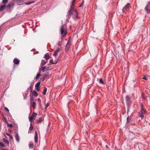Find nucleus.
I'll list each match as a JSON object with an SVG mask.
<instances>
[{"label":"nucleus","instance_id":"1","mask_svg":"<svg viewBox=\"0 0 150 150\" xmlns=\"http://www.w3.org/2000/svg\"><path fill=\"white\" fill-rule=\"evenodd\" d=\"M68 15L71 16L73 14L75 15V16H74L73 18L75 20L78 18V13L76 9H74L73 8H70V9L68 12Z\"/></svg>","mask_w":150,"mask_h":150},{"label":"nucleus","instance_id":"2","mask_svg":"<svg viewBox=\"0 0 150 150\" xmlns=\"http://www.w3.org/2000/svg\"><path fill=\"white\" fill-rule=\"evenodd\" d=\"M60 31L61 35H63V37L62 38H62L65 36L67 33L66 25L65 24L62 25L60 28Z\"/></svg>","mask_w":150,"mask_h":150},{"label":"nucleus","instance_id":"3","mask_svg":"<svg viewBox=\"0 0 150 150\" xmlns=\"http://www.w3.org/2000/svg\"><path fill=\"white\" fill-rule=\"evenodd\" d=\"M37 115V114L36 113L33 112L31 116L29 117V120L30 122H32V121L33 119H35Z\"/></svg>","mask_w":150,"mask_h":150},{"label":"nucleus","instance_id":"4","mask_svg":"<svg viewBox=\"0 0 150 150\" xmlns=\"http://www.w3.org/2000/svg\"><path fill=\"white\" fill-rule=\"evenodd\" d=\"M125 99L126 101L127 106H129L131 104V103L129 96H126Z\"/></svg>","mask_w":150,"mask_h":150},{"label":"nucleus","instance_id":"5","mask_svg":"<svg viewBox=\"0 0 150 150\" xmlns=\"http://www.w3.org/2000/svg\"><path fill=\"white\" fill-rule=\"evenodd\" d=\"M130 7V4L128 3L125 7L122 9V11H124L125 10L127 11L128 10L129 8Z\"/></svg>","mask_w":150,"mask_h":150},{"label":"nucleus","instance_id":"6","mask_svg":"<svg viewBox=\"0 0 150 150\" xmlns=\"http://www.w3.org/2000/svg\"><path fill=\"white\" fill-rule=\"evenodd\" d=\"M14 137L18 142H19L20 141V137L18 134L16 132L15 135Z\"/></svg>","mask_w":150,"mask_h":150},{"label":"nucleus","instance_id":"7","mask_svg":"<svg viewBox=\"0 0 150 150\" xmlns=\"http://www.w3.org/2000/svg\"><path fill=\"white\" fill-rule=\"evenodd\" d=\"M70 47V44L69 41H68L66 45V47L65 48V51L67 52L68 51Z\"/></svg>","mask_w":150,"mask_h":150},{"label":"nucleus","instance_id":"8","mask_svg":"<svg viewBox=\"0 0 150 150\" xmlns=\"http://www.w3.org/2000/svg\"><path fill=\"white\" fill-rule=\"evenodd\" d=\"M141 112L143 114H145L146 113L147 111L145 109H144L143 107V105H141Z\"/></svg>","mask_w":150,"mask_h":150},{"label":"nucleus","instance_id":"9","mask_svg":"<svg viewBox=\"0 0 150 150\" xmlns=\"http://www.w3.org/2000/svg\"><path fill=\"white\" fill-rule=\"evenodd\" d=\"M38 135L36 131L35 132V141L36 143H37L38 142Z\"/></svg>","mask_w":150,"mask_h":150},{"label":"nucleus","instance_id":"10","mask_svg":"<svg viewBox=\"0 0 150 150\" xmlns=\"http://www.w3.org/2000/svg\"><path fill=\"white\" fill-rule=\"evenodd\" d=\"M13 62L16 64H18L20 62L19 61L17 58H15L13 60Z\"/></svg>","mask_w":150,"mask_h":150},{"label":"nucleus","instance_id":"11","mask_svg":"<svg viewBox=\"0 0 150 150\" xmlns=\"http://www.w3.org/2000/svg\"><path fill=\"white\" fill-rule=\"evenodd\" d=\"M60 49L59 48H58L54 52L53 54V55L54 56H56L57 55L58 53L60 51Z\"/></svg>","mask_w":150,"mask_h":150},{"label":"nucleus","instance_id":"12","mask_svg":"<svg viewBox=\"0 0 150 150\" xmlns=\"http://www.w3.org/2000/svg\"><path fill=\"white\" fill-rule=\"evenodd\" d=\"M49 75V74L48 73H47L44 75L43 76V77L41 79L42 81H43L45 79L46 77L48 76Z\"/></svg>","mask_w":150,"mask_h":150},{"label":"nucleus","instance_id":"13","mask_svg":"<svg viewBox=\"0 0 150 150\" xmlns=\"http://www.w3.org/2000/svg\"><path fill=\"white\" fill-rule=\"evenodd\" d=\"M6 7V5H2L0 7V11H2L5 9Z\"/></svg>","mask_w":150,"mask_h":150},{"label":"nucleus","instance_id":"14","mask_svg":"<svg viewBox=\"0 0 150 150\" xmlns=\"http://www.w3.org/2000/svg\"><path fill=\"white\" fill-rule=\"evenodd\" d=\"M42 121V119L40 117L39 118V120H36L37 123L38 124L41 123Z\"/></svg>","mask_w":150,"mask_h":150},{"label":"nucleus","instance_id":"15","mask_svg":"<svg viewBox=\"0 0 150 150\" xmlns=\"http://www.w3.org/2000/svg\"><path fill=\"white\" fill-rule=\"evenodd\" d=\"M37 101L38 103V105L40 107H41L42 105L41 104V101L40 98H38L37 99Z\"/></svg>","mask_w":150,"mask_h":150},{"label":"nucleus","instance_id":"16","mask_svg":"<svg viewBox=\"0 0 150 150\" xmlns=\"http://www.w3.org/2000/svg\"><path fill=\"white\" fill-rule=\"evenodd\" d=\"M45 59L46 60H47L50 58V56L48 54H45Z\"/></svg>","mask_w":150,"mask_h":150},{"label":"nucleus","instance_id":"17","mask_svg":"<svg viewBox=\"0 0 150 150\" xmlns=\"http://www.w3.org/2000/svg\"><path fill=\"white\" fill-rule=\"evenodd\" d=\"M75 1V0H73L72 3H71V6L70 7V8H74V1Z\"/></svg>","mask_w":150,"mask_h":150},{"label":"nucleus","instance_id":"18","mask_svg":"<svg viewBox=\"0 0 150 150\" xmlns=\"http://www.w3.org/2000/svg\"><path fill=\"white\" fill-rule=\"evenodd\" d=\"M47 91V88L45 87L44 88V91L42 93V94L43 95H45L46 94Z\"/></svg>","mask_w":150,"mask_h":150},{"label":"nucleus","instance_id":"19","mask_svg":"<svg viewBox=\"0 0 150 150\" xmlns=\"http://www.w3.org/2000/svg\"><path fill=\"white\" fill-rule=\"evenodd\" d=\"M33 93L35 97H37L38 95L37 92L35 91H33Z\"/></svg>","mask_w":150,"mask_h":150},{"label":"nucleus","instance_id":"20","mask_svg":"<svg viewBox=\"0 0 150 150\" xmlns=\"http://www.w3.org/2000/svg\"><path fill=\"white\" fill-rule=\"evenodd\" d=\"M40 84V82H38L35 85V87L36 88L39 87V86Z\"/></svg>","mask_w":150,"mask_h":150},{"label":"nucleus","instance_id":"21","mask_svg":"<svg viewBox=\"0 0 150 150\" xmlns=\"http://www.w3.org/2000/svg\"><path fill=\"white\" fill-rule=\"evenodd\" d=\"M8 0H3L2 1V3L5 4H6L8 2Z\"/></svg>","mask_w":150,"mask_h":150},{"label":"nucleus","instance_id":"22","mask_svg":"<svg viewBox=\"0 0 150 150\" xmlns=\"http://www.w3.org/2000/svg\"><path fill=\"white\" fill-rule=\"evenodd\" d=\"M12 4H8L6 6L7 8L8 9H10L11 8V6Z\"/></svg>","mask_w":150,"mask_h":150},{"label":"nucleus","instance_id":"23","mask_svg":"<svg viewBox=\"0 0 150 150\" xmlns=\"http://www.w3.org/2000/svg\"><path fill=\"white\" fill-rule=\"evenodd\" d=\"M34 2V1H30V2H28L27 3H25V4L26 5H29L30 4H31L33 3Z\"/></svg>","mask_w":150,"mask_h":150},{"label":"nucleus","instance_id":"24","mask_svg":"<svg viewBox=\"0 0 150 150\" xmlns=\"http://www.w3.org/2000/svg\"><path fill=\"white\" fill-rule=\"evenodd\" d=\"M36 104L35 102H33V103L32 106L33 108H36Z\"/></svg>","mask_w":150,"mask_h":150},{"label":"nucleus","instance_id":"25","mask_svg":"<svg viewBox=\"0 0 150 150\" xmlns=\"http://www.w3.org/2000/svg\"><path fill=\"white\" fill-rule=\"evenodd\" d=\"M46 66H44L43 67H42L41 69V71H42V72H44V70L46 69Z\"/></svg>","mask_w":150,"mask_h":150},{"label":"nucleus","instance_id":"26","mask_svg":"<svg viewBox=\"0 0 150 150\" xmlns=\"http://www.w3.org/2000/svg\"><path fill=\"white\" fill-rule=\"evenodd\" d=\"M46 63V61L44 60H42V61H41V64L43 65H45V64Z\"/></svg>","mask_w":150,"mask_h":150},{"label":"nucleus","instance_id":"27","mask_svg":"<svg viewBox=\"0 0 150 150\" xmlns=\"http://www.w3.org/2000/svg\"><path fill=\"white\" fill-rule=\"evenodd\" d=\"M17 3L18 5H20L19 4V3H21L23 2V1L21 0H17Z\"/></svg>","mask_w":150,"mask_h":150},{"label":"nucleus","instance_id":"28","mask_svg":"<svg viewBox=\"0 0 150 150\" xmlns=\"http://www.w3.org/2000/svg\"><path fill=\"white\" fill-rule=\"evenodd\" d=\"M99 82L100 83L104 84L105 83L103 81L102 79H99Z\"/></svg>","mask_w":150,"mask_h":150},{"label":"nucleus","instance_id":"29","mask_svg":"<svg viewBox=\"0 0 150 150\" xmlns=\"http://www.w3.org/2000/svg\"><path fill=\"white\" fill-rule=\"evenodd\" d=\"M33 129V126L32 125V123L31 122L30 124V127L29 128V130L31 131Z\"/></svg>","mask_w":150,"mask_h":150},{"label":"nucleus","instance_id":"30","mask_svg":"<svg viewBox=\"0 0 150 150\" xmlns=\"http://www.w3.org/2000/svg\"><path fill=\"white\" fill-rule=\"evenodd\" d=\"M41 75V74H37L36 77H35V79H39V77Z\"/></svg>","mask_w":150,"mask_h":150},{"label":"nucleus","instance_id":"31","mask_svg":"<svg viewBox=\"0 0 150 150\" xmlns=\"http://www.w3.org/2000/svg\"><path fill=\"white\" fill-rule=\"evenodd\" d=\"M6 124L9 127L11 128H12L13 126V125L12 124H10L8 123H7Z\"/></svg>","mask_w":150,"mask_h":150},{"label":"nucleus","instance_id":"32","mask_svg":"<svg viewBox=\"0 0 150 150\" xmlns=\"http://www.w3.org/2000/svg\"><path fill=\"white\" fill-rule=\"evenodd\" d=\"M4 141L7 144H9V142L7 140L4 139Z\"/></svg>","mask_w":150,"mask_h":150},{"label":"nucleus","instance_id":"33","mask_svg":"<svg viewBox=\"0 0 150 150\" xmlns=\"http://www.w3.org/2000/svg\"><path fill=\"white\" fill-rule=\"evenodd\" d=\"M53 59H51V60H50V62L52 64H56L57 62H56L55 63H53Z\"/></svg>","mask_w":150,"mask_h":150},{"label":"nucleus","instance_id":"34","mask_svg":"<svg viewBox=\"0 0 150 150\" xmlns=\"http://www.w3.org/2000/svg\"><path fill=\"white\" fill-rule=\"evenodd\" d=\"M0 146L2 147H4L5 146L3 143L0 142Z\"/></svg>","mask_w":150,"mask_h":150},{"label":"nucleus","instance_id":"35","mask_svg":"<svg viewBox=\"0 0 150 150\" xmlns=\"http://www.w3.org/2000/svg\"><path fill=\"white\" fill-rule=\"evenodd\" d=\"M33 144H29V146L30 148H32L33 147Z\"/></svg>","mask_w":150,"mask_h":150},{"label":"nucleus","instance_id":"36","mask_svg":"<svg viewBox=\"0 0 150 150\" xmlns=\"http://www.w3.org/2000/svg\"><path fill=\"white\" fill-rule=\"evenodd\" d=\"M50 104L49 103H47L46 104L45 106V109H46V108L49 106Z\"/></svg>","mask_w":150,"mask_h":150},{"label":"nucleus","instance_id":"37","mask_svg":"<svg viewBox=\"0 0 150 150\" xmlns=\"http://www.w3.org/2000/svg\"><path fill=\"white\" fill-rule=\"evenodd\" d=\"M144 114H143L142 113L139 115L140 117H141L142 118L144 117Z\"/></svg>","mask_w":150,"mask_h":150},{"label":"nucleus","instance_id":"38","mask_svg":"<svg viewBox=\"0 0 150 150\" xmlns=\"http://www.w3.org/2000/svg\"><path fill=\"white\" fill-rule=\"evenodd\" d=\"M30 100H31V102H34V99H33V97H31V98H30Z\"/></svg>","mask_w":150,"mask_h":150},{"label":"nucleus","instance_id":"39","mask_svg":"<svg viewBox=\"0 0 150 150\" xmlns=\"http://www.w3.org/2000/svg\"><path fill=\"white\" fill-rule=\"evenodd\" d=\"M8 112L9 111V110L6 107H5L4 108Z\"/></svg>","mask_w":150,"mask_h":150},{"label":"nucleus","instance_id":"40","mask_svg":"<svg viewBox=\"0 0 150 150\" xmlns=\"http://www.w3.org/2000/svg\"><path fill=\"white\" fill-rule=\"evenodd\" d=\"M9 137H10V139H13V136H11V135Z\"/></svg>","mask_w":150,"mask_h":150},{"label":"nucleus","instance_id":"41","mask_svg":"<svg viewBox=\"0 0 150 150\" xmlns=\"http://www.w3.org/2000/svg\"><path fill=\"white\" fill-rule=\"evenodd\" d=\"M142 79H145L146 80H147V79L146 78V77L145 76H144Z\"/></svg>","mask_w":150,"mask_h":150},{"label":"nucleus","instance_id":"42","mask_svg":"<svg viewBox=\"0 0 150 150\" xmlns=\"http://www.w3.org/2000/svg\"><path fill=\"white\" fill-rule=\"evenodd\" d=\"M142 98H143L144 99V100H146V97H144V96H142Z\"/></svg>","mask_w":150,"mask_h":150},{"label":"nucleus","instance_id":"43","mask_svg":"<svg viewBox=\"0 0 150 150\" xmlns=\"http://www.w3.org/2000/svg\"><path fill=\"white\" fill-rule=\"evenodd\" d=\"M145 9L146 11H149V10L148 9V8H147V7H146L145 8Z\"/></svg>","mask_w":150,"mask_h":150},{"label":"nucleus","instance_id":"44","mask_svg":"<svg viewBox=\"0 0 150 150\" xmlns=\"http://www.w3.org/2000/svg\"><path fill=\"white\" fill-rule=\"evenodd\" d=\"M58 45H61V42H59L58 43Z\"/></svg>","mask_w":150,"mask_h":150},{"label":"nucleus","instance_id":"45","mask_svg":"<svg viewBox=\"0 0 150 150\" xmlns=\"http://www.w3.org/2000/svg\"><path fill=\"white\" fill-rule=\"evenodd\" d=\"M83 2L81 5H80L79 6V7H81L82 5H83Z\"/></svg>","mask_w":150,"mask_h":150},{"label":"nucleus","instance_id":"46","mask_svg":"<svg viewBox=\"0 0 150 150\" xmlns=\"http://www.w3.org/2000/svg\"><path fill=\"white\" fill-rule=\"evenodd\" d=\"M6 134H7V136H9V137H10V136H11V135H10V134H7V133H6Z\"/></svg>","mask_w":150,"mask_h":150},{"label":"nucleus","instance_id":"47","mask_svg":"<svg viewBox=\"0 0 150 150\" xmlns=\"http://www.w3.org/2000/svg\"><path fill=\"white\" fill-rule=\"evenodd\" d=\"M39 87L36 88V90H37L38 91H39Z\"/></svg>","mask_w":150,"mask_h":150},{"label":"nucleus","instance_id":"48","mask_svg":"<svg viewBox=\"0 0 150 150\" xmlns=\"http://www.w3.org/2000/svg\"><path fill=\"white\" fill-rule=\"evenodd\" d=\"M128 117H127V123L128 122Z\"/></svg>","mask_w":150,"mask_h":150},{"label":"nucleus","instance_id":"49","mask_svg":"<svg viewBox=\"0 0 150 150\" xmlns=\"http://www.w3.org/2000/svg\"><path fill=\"white\" fill-rule=\"evenodd\" d=\"M149 11H150V9H149Z\"/></svg>","mask_w":150,"mask_h":150},{"label":"nucleus","instance_id":"50","mask_svg":"<svg viewBox=\"0 0 150 150\" xmlns=\"http://www.w3.org/2000/svg\"><path fill=\"white\" fill-rule=\"evenodd\" d=\"M149 4H150V1L149 2Z\"/></svg>","mask_w":150,"mask_h":150},{"label":"nucleus","instance_id":"51","mask_svg":"<svg viewBox=\"0 0 150 150\" xmlns=\"http://www.w3.org/2000/svg\"><path fill=\"white\" fill-rule=\"evenodd\" d=\"M3 150H6L4 149H3Z\"/></svg>","mask_w":150,"mask_h":150}]
</instances>
